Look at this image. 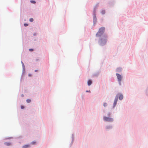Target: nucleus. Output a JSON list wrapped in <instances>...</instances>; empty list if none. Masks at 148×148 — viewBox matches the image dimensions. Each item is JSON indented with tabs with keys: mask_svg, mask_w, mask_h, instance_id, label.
Segmentation results:
<instances>
[{
	"mask_svg": "<svg viewBox=\"0 0 148 148\" xmlns=\"http://www.w3.org/2000/svg\"><path fill=\"white\" fill-rule=\"evenodd\" d=\"M107 36H104L99 40V44L101 46H103L106 44L107 41Z\"/></svg>",
	"mask_w": 148,
	"mask_h": 148,
	"instance_id": "1",
	"label": "nucleus"
},
{
	"mask_svg": "<svg viewBox=\"0 0 148 148\" xmlns=\"http://www.w3.org/2000/svg\"><path fill=\"white\" fill-rule=\"evenodd\" d=\"M105 28L102 27L99 29L98 32L96 34V36L98 37L100 36L104 33Z\"/></svg>",
	"mask_w": 148,
	"mask_h": 148,
	"instance_id": "2",
	"label": "nucleus"
},
{
	"mask_svg": "<svg viewBox=\"0 0 148 148\" xmlns=\"http://www.w3.org/2000/svg\"><path fill=\"white\" fill-rule=\"evenodd\" d=\"M116 75L117 76V78L118 79L119 83L120 85H121V82L122 80V76L120 74L118 73H116Z\"/></svg>",
	"mask_w": 148,
	"mask_h": 148,
	"instance_id": "3",
	"label": "nucleus"
},
{
	"mask_svg": "<svg viewBox=\"0 0 148 148\" xmlns=\"http://www.w3.org/2000/svg\"><path fill=\"white\" fill-rule=\"evenodd\" d=\"M103 119L105 121L108 122H112L113 121V119L110 117H107L105 116L103 117Z\"/></svg>",
	"mask_w": 148,
	"mask_h": 148,
	"instance_id": "4",
	"label": "nucleus"
},
{
	"mask_svg": "<svg viewBox=\"0 0 148 148\" xmlns=\"http://www.w3.org/2000/svg\"><path fill=\"white\" fill-rule=\"evenodd\" d=\"M118 95L119 96V99L120 100H121L123 99V97L122 95L119 94Z\"/></svg>",
	"mask_w": 148,
	"mask_h": 148,
	"instance_id": "5",
	"label": "nucleus"
},
{
	"mask_svg": "<svg viewBox=\"0 0 148 148\" xmlns=\"http://www.w3.org/2000/svg\"><path fill=\"white\" fill-rule=\"evenodd\" d=\"M117 101V98L115 99L114 100V104H113V107H114L116 106Z\"/></svg>",
	"mask_w": 148,
	"mask_h": 148,
	"instance_id": "6",
	"label": "nucleus"
},
{
	"mask_svg": "<svg viewBox=\"0 0 148 148\" xmlns=\"http://www.w3.org/2000/svg\"><path fill=\"white\" fill-rule=\"evenodd\" d=\"M30 147L29 145H26L23 146L22 147L23 148H28Z\"/></svg>",
	"mask_w": 148,
	"mask_h": 148,
	"instance_id": "7",
	"label": "nucleus"
},
{
	"mask_svg": "<svg viewBox=\"0 0 148 148\" xmlns=\"http://www.w3.org/2000/svg\"><path fill=\"white\" fill-rule=\"evenodd\" d=\"M121 71V68L120 67L117 68L116 69V71L117 72H120Z\"/></svg>",
	"mask_w": 148,
	"mask_h": 148,
	"instance_id": "8",
	"label": "nucleus"
},
{
	"mask_svg": "<svg viewBox=\"0 0 148 148\" xmlns=\"http://www.w3.org/2000/svg\"><path fill=\"white\" fill-rule=\"evenodd\" d=\"M92 82L90 80H89L88 81V86H90V85H91L92 84Z\"/></svg>",
	"mask_w": 148,
	"mask_h": 148,
	"instance_id": "9",
	"label": "nucleus"
},
{
	"mask_svg": "<svg viewBox=\"0 0 148 148\" xmlns=\"http://www.w3.org/2000/svg\"><path fill=\"white\" fill-rule=\"evenodd\" d=\"M4 144L5 145L9 146L10 145V143H8L6 142L4 143Z\"/></svg>",
	"mask_w": 148,
	"mask_h": 148,
	"instance_id": "10",
	"label": "nucleus"
},
{
	"mask_svg": "<svg viewBox=\"0 0 148 148\" xmlns=\"http://www.w3.org/2000/svg\"><path fill=\"white\" fill-rule=\"evenodd\" d=\"M105 10H102L101 11V13L102 14H105Z\"/></svg>",
	"mask_w": 148,
	"mask_h": 148,
	"instance_id": "11",
	"label": "nucleus"
},
{
	"mask_svg": "<svg viewBox=\"0 0 148 148\" xmlns=\"http://www.w3.org/2000/svg\"><path fill=\"white\" fill-rule=\"evenodd\" d=\"M103 105L104 107H106L107 106V104L106 103H103Z\"/></svg>",
	"mask_w": 148,
	"mask_h": 148,
	"instance_id": "12",
	"label": "nucleus"
},
{
	"mask_svg": "<svg viewBox=\"0 0 148 148\" xmlns=\"http://www.w3.org/2000/svg\"><path fill=\"white\" fill-rule=\"evenodd\" d=\"M26 101L27 103H29L31 102V100L30 99H27V100Z\"/></svg>",
	"mask_w": 148,
	"mask_h": 148,
	"instance_id": "13",
	"label": "nucleus"
},
{
	"mask_svg": "<svg viewBox=\"0 0 148 148\" xmlns=\"http://www.w3.org/2000/svg\"><path fill=\"white\" fill-rule=\"evenodd\" d=\"M31 144L32 145H35L36 144V142L35 141H33L31 143Z\"/></svg>",
	"mask_w": 148,
	"mask_h": 148,
	"instance_id": "14",
	"label": "nucleus"
},
{
	"mask_svg": "<svg viewBox=\"0 0 148 148\" xmlns=\"http://www.w3.org/2000/svg\"><path fill=\"white\" fill-rule=\"evenodd\" d=\"M29 21L31 22H32L34 21V19L33 18H30L29 19Z\"/></svg>",
	"mask_w": 148,
	"mask_h": 148,
	"instance_id": "15",
	"label": "nucleus"
},
{
	"mask_svg": "<svg viewBox=\"0 0 148 148\" xmlns=\"http://www.w3.org/2000/svg\"><path fill=\"white\" fill-rule=\"evenodd\" d=\"M31 2L33 3H36V2L34 1H31Z\"/></svg>",
	"mask_w": 148,
	"mask_h": 148,
	"instance_id": "16",
	"label": "nucleus"
},
{
	"mask_svg": "<svg viewBox=\"0 0 148 148\" xmlns=\"http://www.w3.org/2000/svg\"><path fill=\"white\" fill-rule=\"evenodd\" d=\"M24 25L25 26V27H27V26L28 25V24H27V23H25L24 24Z\"/></svg>",
	"mask_w": 148,
	"mask_h": 148,
	"instance_id": "17",
	"label": "nucleus"
},
{
	"mask_svg": "<svg viewBox=\"0 0 148 148\" xmlns=\"http://www.w3.org/2000/svg\"><path fill=\"white\" fill-rule=\"evenodd\" d=\"M96 19V16H95H95L93 17L94 20H95Z\"/></svg>",
	"mask_w": 148,
	"mask_h": 148,
	"instance_id": "18",
	"label": "nucleus"
},
{
	"mask_svg": "<svg viewBox=\"0 0 148 148\" xmlns=\"http://www.w3.org/2000/svg\"><path fill=\"white\" fill-rule=\"evenodd\" d=\"M29 50L30 51H33V50L32 49H29Z\"/></svg>",
	"mask_w": 148,
	"mask_h": 148,
	"instance_id": "19",
	"label": "nucleus"
},
{
	"mask_svg": "<svg viewBox=\"0 0 148 148\" xmlns=\"http://www.w3.org/2000/svg\"><path fill=\"white\" fill-rule=\"evenodd\" d=\"M21 108L22 109H23L24 108V107L22 106H21Z\"/></svg>",
	"mask_w": 148,
	"mask_h": 148,
	"instance_id": "20",
	"label": "nucleus"
},
{
	"mask_svg": "<svg viewBox=\"0 0 148 148\" xmlns=\"http://www.w3.org/2000/svg\"><path fill=\"white\" fill-rule=\"evenodd\" d=\"M110 128V127H109V126H108L106 127V128L107 129Z\"/></svg>",
	"mask_w": 148,
	"mask_h": 148,
	"instance_id": "21",
	"label": "nucleus"
},
{
	"mask_svg": "<svg viewBox=\"0 0 148 148\" xmlns=\"http://www.w3.org/2000/svg\"><path fill=\"white\" fill-rule=\"evenodd\" d=\"M35 72H37V71H37V70H35Z\"/></svg>",
	"mask_w": 148,
	"mask_h": 148,
	"instance_id": "22",
	"label": "nucleus"
},
{
	"mask_svg": "<svg viewBox=\"0 0 148 148\" xmlns=\"http://www.w3.org/2000/svg\"><path fill=\"white\" fill-rule=\"evenodd\" d=\"M86 92H88V91H86ZM89 92H90V91H89Z\"/></svg>",
	"mask_w": 148,
	"mask_h": 148,
	"instance_id": "23",
	"label": "nucleus"
}]
</instances>
